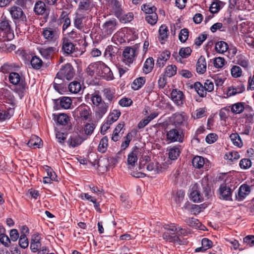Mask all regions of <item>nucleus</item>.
<instances>
[{
	"mask_svg": "<svg viewBox=\"0 0 254 254\" xmlns=\"http://www.w3.org/2000/svg\"><path fill=\"white\" fill-rule=\"evenodd\" d=\"M166 231L163 235V238L167 242L174 243L179 245H185L186 241L182 239L181 236L186 232L181 228H177L175 224L166 225L164 227Z\"/></svg>",
	"mask_w": 254,
	"mask_h": 254,
	"instance_id": "f257e3e1",
	"label": "nucleus"
},
{
	"mask_svg": "<svg viewBox=\"0 0 254 254\" xmlns=\"http://www.w3.org/2000/svg\"><path fill=\"white\" fill-rule=\"evenodd\" d=\"M8 79L9 82L15 86L13 89V91L21 99L25 95L28 89L24 77L21 73L11 72L9 74Z\"/></svg>",
	"mask_w": 254,
	"mask_h": 254,
	"instance_id": "f03ea898",
	"label": "nucleus"
},
{
	"mask_svg": "<svg viewBox=\"0 0 254 254\" xmlns=\"http://www.w3.org/2000/svg\"><path fill=\"white\" fill-rule=\"evenodd\" d=\"M13 30L8 20L5 18L0 20V41H10L14 38Z\"/></svg>",
	"mask_w": 254,
	"mask_h": 254,
	"instance_id": "7ed1b4c3",
	"label": "nucleus"
},
{
	"mask_svg": "<svg viewBox=\"0 0 254 254\" xmlns=\"http://www.w3.org/2000/svg\"><path fill=\"white\" fill-rule=\"evenodd\" d=\"M91 100L94 105L98 107L96 114L99 118H102L107 111L109 107L108 103L103 101L101 96L97 94H92Z\"/></svg>",
	"mask_w": 254,
	"mask_h": 254,
	"instance_id": "20e7f679",
	"label": "nucleus"
},
{
	"mask_svg": "<svg viewBox=\"0 0 254 254\" xmlns=\"http://www.w3.org/2000/svg\"><path fill=\"white\" fill-rule=\"evenodd\" d=\"M91 114L90 108L85 104H82L76 108L72 112L74 118L80 119L87 121L90 118Z\"/></svg>",
	"mask_w": 254,
	"mask_h": 254,
	"instance_id": "39448f33",
	"label": "nucleus"
},
{
	"mask_svg": "<svg viewBox=\"0 0 254 254\" xmlns=\"http://www.w3.org/2000/svg\"><path fill=\"white\" fill-rule=\"evenodd\" d=\"M143 151L142 148L134 146L131 151L128 154L127 165L130 167H134L137 163L138 157L142 155Z\"/></svg>",
	"mask_w": 254,
	"mask_h": 254,
	"instance_id": "423d86ee",
	"label": "nucleus"
},
{
	"mask_svg": "<svg viewBox=\"0 0 254 254\" xmlns=\"http://www.w3.org/2000/svg\"><path fill=\"white\" fill-rule=\"evenodd\" d=\"M138 53V50L135 47H126L124 52L123 55L124 59V61L126 64L132 63L135 59V57L137 56Z\"/></svg>",
	"mask_w": 254,
	"mask_h": 254,
	"instance_id": "0eeeda50",
	"label": "nucleus"
},
{
	"mask_svg": "<svg viewBox=\"0 0 254 254\" xmlns=\"http://www.w3.org/2000/svg\"><path fill=\"white\" fill-rule=\"evenodd\" d=\"M74 74V69L72 65L69 64H67L60 69L58 72V76L69 80L73 78Z\"/></svg>",
	"mask_w": 254,
	"mask_h": 254,
	"instance_id": "6e6552de",
	"label": "nucleus"
},
{
	"mask_svg": "<svg viewBox=\"0 0 254 254\" xmlns=\"http://www.w3.org/2000/svg\"><path fill=\"white\" fill-rule=\"evenodd\" d=\"M167 139L170 142H183V131L180 129L173 128L167 132Z\"/></svg>",
	"mask_w": 254,
	"mask_h": 254,
	"instance_id": "1a4fd4ad",
	"label": "nucleus"
},
{
	"mask_svg": "<svg viewBox=\"0 0 254 254\" xmlns=\"http://www.w3.org/2000/svg\"><path fill=\"white\" fill-rule=\"evenodd\" d=\"M98 74L107 80H111L114 78L110 68L103 62H99Z\"/></svg>",
	"mask_w": 254,
	"mask_h": 254,
	"instance_id": "9d476101",
	"label": "nucleus"
},
{
	"mask_svg": "<svg viewBox=\"0 0 254 254\" xmlns=\"http://www.w3.org/2000/svg\"><path fill=\"white\" fill-rule=\"evenodd\" d=\"M171 99L178 106H182L185 101L183 92L177 89H173L171 93Z\"/></svg>",
	"mask_w": 254,
	"mask_h": 254,
	"instance_id": "9b49d317",
	"label": "nucleus"
},
{
	"mask_svg": "<svg viewBox=\"0 0 254 254\" xmlns=\"http://www.w3.org/2000/svg\"><path fill=\"white\" fill-rule=\"evenodd\" d=\"M173 124L176 127L184 126L187 123L188 116L184 112L176 113L172 115Z\"/></svg>",
	"mask_w": 254,
	"mask_h": 254,
	"instance_id": "f8f14e48",
	"label": "nucleus"
},
{
	"mask_svg": "<svg viewBox=\"0 0 254 254\" xmlns=\"http://www.w3.org/2000/svg\"><path fill=\"white\" fill-rule=\"evenodd\" d=\"M42 35L46 42L49 43H54L59 37L56 30L51 28L43 29Z\"/></svg>",
	"mask_w": 254,
	"mask_h": 254,
	"instance_id": "ddd939ff",
	"label": "nucleus"
},
{
	"mask_svg": "<svg viewBox=\"0 0 254 254\" xmlns=\"http://www.w3.org/2000/svg\"><path fill=\"white\" fill-rule=\"evenodd\" d=\"M219 192L220 198L226 200L231 199L232 190L228 183L221 184L219 189Z\"/></svg>",
	"mask_w": 254,
	"mask_h": 254,
	"instance_id": "4468645a",
	"label": "nucleus"
},
{
	"mask_svg": "<svg viewBox=\"0 0 254 254\" xmlns=\"http://www.w3.org/2000/svg\"><path fill=\"white\" fill-rule=\"evenodd\" d=\"M251 192L250 187L247 184H243L241 186L238 190L237 193L236 194V199L238 201L244 200Z\"/></svg>",
	"mask_w": 254,
	"mask_h": 254,
	"instance_id": "2eb2a0df",
	"label": "nucleus"
},
{
	"mask_svg": "<svg viewBox=\"0 0 254 254\" xmlns=\"http://www.w3.org/2000/svg\"><path fill=\"white\" fill-rule=\"evenodd\" d=\"M103 96L108 102L111 103L115 102L116 98V90L114 88L106 87L102 91Z\"/></svg>",
	"mask_w": 254,
	"mask_h": 254,
	"instance_id": "dca6fc26",
	"label": "nucleus"
},
{
	"mask_svg": "<svg viewBox=\"0 0 254 254\" xmlns=\"http://www.w3.org/2000/svg\"><path fill=\"white\" fill-rule=\"evenodd\" d=\"M41 238L38 234H35L32 236L31 240L30 248L33 253H36L41 247Z\"/></svg>",
	"mask_w": 254,
	"mask_h": 254,
	"instance_id": "f3484780",
	"label": "nucleus"
},
{
	"mask_svg": "<svg viewBox=\"0 0 254 254\" xmlns=\"http://www.w3.org/2000/svg\"><path fill=\"white\" fill-rule=\"evenodd\" d=\"M146 169L148 171L152 172L153 174L161 173L165 170L164 165L153 162L148 163L146 166Z\"/></svg>",
	"mask_w": 254,
	"mask_h": 254,
	"instance_id": "a211bd4d",
	"label": "nucleus"
},
{
	"mask_svg": "<svg viewBox=\"0 0 254 254\" xmlns=\"http://www.w3.org/2000/svg\"><path fill=\"white\" fill-rule=\"evenodd\" d=\"M83 141V139L79 135L74 134L69 137L67 143L69 147L74 148L80 145Z\"/></svg>",
	"mask_w": 254,
	"mask_h": 254,
	"instance_id": "6ab92c4d",
	"label": "nucleus"
},
{
	"mask_svg": "<svg viewBox=\"0 0 254 254\" xmlns=\"http://www.w3.org/2000/svg\"><path fill=\"white\" fill-rule=\"evenodd\" d=\"M62 50L67 55L72 54L75 50L74 45L68 39H64L63 43Z\"/></svg>",
	"mask_w": 254,
	"mask_h": 254,
	"instance_id": "aec40b11",
	"label": "nucleus"
},
{
	"mask_svg": "<svg viewBox=\"0 0 254 254\" xmlns=\"http://www.w3.org/2000/svg\"><path fill=\"white\" fill-rule=\"evenodd\" d=\"M117 25L116 20L112 18L106 21L103 25V29L107 34H111L116 29Z\"/></svg>",
	"mask_w": 254,
	"mask_h": 254,
	"instance_id": "412c9836",
	"label": "nucleus"
},
{
	"mask_svg": "<svg viewBox=\"0 0 254 254\" xmlns=\"http://www.w3.org/2000/svg\"><path fill=\"white\" fill-rule=\"evenodd\" d=\"M20 68V66L14 63H6L1 66V71L4 73H10L13 72Z\"/></svg>",
	"mask_w": 254,
	"mask_h": 254,
	"instance_id": "4be33fe9",
	"label": "nucleus"
},
{
	"mask_svg": "<svg viewBox=\"0 0 254 254\" xmlns=\"http://www.w3.org/2000/svg\"><path fill=\"white\" fill-rule=\"evenodd\" d=\"M14 114V108L10 107L7 110L0 109V122L9 120Z\"/></svg>",
	"mask_w": 254,
	"mask_h": 254,
	"instance_id": "5701e85b",
	"label": "nucleus"
},
{
	"mask_svg": "<svg viewBox=\"0 0 254 254\" xmlns=\"http://www.w3.org/2000/svg\"><path fill=\"white\" fill-rule=\"evenodd\" d=\"M170 53L168 51L162 52L158 58L156 62V65L160 67H163L166 62L170 59Z\"/></svg>",
	"mask_w": 254,
	"mask_h": 254,
	"instance_id": "b1692460",
	"label": "nucleus"
},
{
	"mask_svg": "<svg viewBox=\"0 0 254 254\" xmlns=\"http://www.w3.org/2000/svg\"><path fill=\"white\" fill-rule=\"evenodd\" d=\"M158 33V39L163 44L164 41L168 39L169 36V30L167 26L165 25H162L159 28Z\"/></svg>",
	"mask_w": 254,
	"mask_h": 254,
	"instance_id": "393cba45",
	"label": "nucleus"
},
{
	"mask_svg": "<svg viewBox=\"0 0 254 254\" xmlns=\"http://www.w3.org/2000/svg\"><path fill=\"white\" fill-rule=\"evenodd\" d=\"M124 127L125 123L124 122H120V123L118 124L116 127L115 128L113 133L112 139L114 141L116 142L119 140L124 132H122L121 133V135L120 134V133L124 128Z\"/></svg>",
	"mask_w": 254,
	"mask_h": 254,
	"instance_id": "a878e982",
	"label": "nucleus"
},
{
	"mask_svg": "<svg viewBox=\"0 0 254 254\" xmlns=\"http://www.w3.org/2000/svg\"><path fill=\"white\" fill-rule=\"evenodd\" d=\"M196 71L199 74H203L206 70V62L204 57L201 56L196 64Z\"/></svg>",
	"mask_w": 254,
	"mask_h": 254,
	"instance_id": "bb28decb",
	"label": "nucleus"
},
{
	"mask_svg": "<svg viewBox=\"0 0 254 254\" xmlns=\"http://www.w3.org/2000/svg\"><path fill=\"white\" fill-rule=\"evenodd\" d=\"M208 160L200 156H196L193 157L192 160L193 166L197 169H200L203 167Z\"/></svg>",
	"mask_w": 254,
	"mask_h": 254,
	"instance_id": "cd10ccee",
	"label": "nucleus"
},
{
	"mask_svg": "<svg viewBox=\"0 0 254 254\" xmlns=\"http://www.w3.org/2000/svg\"><path fill=\"white\" fill-rule=\"evenodd\" d=\"M27 145L31 148H40L42 145V140L37 135H32L27 143Z\"/></svg>",
	"mask_w": 254,
	"mask_h": 254,
	"instance_id": "c85d7f7f",
	"label": "nucleus"
},
{
	"mask_svg": "<svg viewBox=\"0 0 254 254\" xmlns=\"http://www.w3.org/2000/svg\"><path fill=\"white\" fill-rule=\"evenodd\" d=\"M192 50L190 48L187 47L182 48L179 52V56L175 58L176 61L181 62V58H187L190 55Z\"/></svg>",
	"mask_w": 254,
	"mask_h": 254,
	"instance_id": "c756f323",
	"label": "nucleus"
},
{
	"mask_svg": "<svg viewBox=\"0 0 254 254\" xmlns=\"http://www.w3.org/2000/svg\"><path fill=\"white\" fill-rule=\"evenodd\" d=\"M201 247L197 248L195 249L196 252H204L211 248L212 246V242L209 239L204 238L201 240Z\"/></svg>",
	"mask_w": 254,
	"mask_h": 254,
	"instance_id": "7c9ffc66",
	"label": "nucleus"
},
{
	"mask_svg": "<svg viewBox=\"0 0 254 254\" xmlns=\"http://www.w3.org/2000/svg\"><path fill=\"white\" fill-rule=\"evenodd\" d=\"M154 62L152 58L150 57L147 59L144 63L143 71L145 74L150 73L154 67Z\"/></svg>",
	"mask_w": 254,
	"mask_h": 254,
	"instance_id": "2f4dec72",
	"label": "nucleus"
},
{
	"mask_svg": "<svg viewBox=\"0 0 254 254\" xmlns=\"http://www.w3.org/2000/svg\"><path fill=\"white\" fill-rule=\"evenodd\" d=\"M34 11L37 15H43L46 11L45 2L41 0L37 1L35 4Z\"/></svg>",
	"mask_w": 254,
	"mask_h": 254,
	"instance_id": "473e14b6",
	"label": "nucleus"
},
{
	"mask_svg": "<svg viewBox=\"0 0 254 254\" xmlns=\"http://www.w3.org/2000/svg\"><path fill=\"white\" fill-rule=\"evenodd\" d=\"M191 88L194 89L195 91L200 97H204L206 96V92L204 86L200 82H195L193 86H192Z\"/></svg>",
	"mask_w": 254,
	"mask_h": 254,
	"instance_id": "72a5a7b5",
	"label": "nucleus"
},
{
	"mask_svg": "<svg viewBox=\"0 0 254 254\" xmlns=\"http://www.w3.org/2000/svg\"><path fill=\"white\" fill-rule=\"evenodd\" d=\"M99 63H91L87 67L86 71L88 75L93 76L95 74H98Z\"/></svg>",
	"mask_w": 254,
	"mask_h": 254,
	"instance_id": "f704fd0d",
	"label": "nucleus"
},
{
	"mask_svg": "<svg viewBox=\"0 0 254 254\" xmlns=\"http://www.w3.org/2000/svg\"><path fill=\"white\" fill-rule=\"evenodd\" d=\"M118 49L114 47L112 45L108 46L105 51V55L107 58L112 59L113 57H115L118 53Z\"/></svg>",
	"mask_w": 254,
	"mask_h": 254,
	"instance_id": "c9c22d12",
	"label": "nucleus"
},
{
	"mask_svg": "<svg viewBox=\"0 0 254 254\" xmlns=\"http://www.w3.org/2000/svg\"><path fill=\"white\" fill-rule=\"evenodd\" d=\"M228 49L227 43L224 41H219L215 44V49L217 53L223 54Z\"/></svg>",
	"mask_w": 254,
	"mask_h": 254,
	"instance_id": "e433bc0d",
	"label": "nucleus"
},
{
	"mask_svg": "<svg viewBox=\"0 0 254 254\" xmlns=\"http://www.w3.org/2000/svg\"><path fill=\"white\" fill-rule=\"evenodd\" d=\"M145 78L139 77L136 78L131 84L132 88L134 90H137L142 87L145 83Z\"/></svg>",
	"mask_w": 254,
	"mask_h": 254,
	"instance_id": "4c0bfd02",
	"label": "nucleus"
},
{
	"mask_svg": "<svg viewBox=\"0 0 254 254\" xmlns=\"http://www.w3.org/2000/svg\"><path fill=\"white\" fill-rule=\"evenodd\" d=\"M236 63L245 68H248L249 62L248 59L242 55H238L236 57Z\"/></svg>",
	"mask_w": 254,
	"mask_h": 254,
	"instance_id": "58836bf2",
	"label": "nucleus"
},
{
	"mask_svg": "<svg viewBox=\"0 0 254 254\" xmlns=\"http://www.w3.org/2000/svg\"><path fill=\"white\" fill-rule=\"evenodd\" d=\"M54 47L43 48L39 50V52L42 56L45 59H49L55 51Z\"/></svg>",
	"mask_w": 254,
	"mask_h": 254,
	"instance_id": "ea45409f",
	"label": "nucleus"
},
{
	"mask_svg": "<svg viewBox=\"0 0 254 254\" xmlns=\"http://www.w3.org/2000/svg\"><path fill=\"white\" fill-rule=\"evenodd\" d=\"M4 98L5 102L11 105L14 108L15 105V99L10 91L6 90L4 94Z\"/></svg>",
	"mask_w": 254,
	"mask_h": 254,
	"instance_id": "a19ab883",
	"label": "nucleus"
},
{
	"mask_svg": "<svg viewBox=\"0 0 254 254\" xmlns=\"http://www.w3.org/2000/svg\"><path fill=\"white\" fill-rule=\"evenodd\" d=\"M71 103L72 101L69 97H63L60 99V105L63 109H68L70 108Z\"/></svg>",
	"mask_w": 254,
	"mask_h": 254,
	"instance_id": "79ce46f5",
	"label": "nucleus"
},
{
	"mask_svg": "<svg viewBox=\"0 0 254 254\" xmlns=\"http://www.w3.org/2000/svg\"><path fill=\"white\" fill-rule=\"evenodd\" d=\"M120 115L121 112L119 110H114L108 115L107 120L112 124L118 120Z\"/></svg>",
	"mask_w": 254,
	"mask_h": 254,
	"instance_id": "37998d69",
	"label": "nucleus"
},
{
	"mask_svg": "<svg viewBox=\"0 0 254 254\" xmlns=\"http://www.w3.org/2000/svg\"><path fill=\"white\" fill-rule=\"evenodd\" d=\"M185 222L187 224H188L190 227L194 228H199L200 229H202L200 228L201 224L199 220L194 218H187L185 220Z\"/></svg>",
	"mask_w": 254,
	"mask_h": 254,
	"instance_id": "c03bdc74",
	"label": "nucleus"
},
{
	"mask_svg": "<svg viewBox=\"0 0 254 254\" xmlns=\"http://www.w3.org/2000/svg\"><path fill=\"white\" fill-rule=\"evenodd\" d=\"M68 89L71 93L76 94L81 90V84L79 82L74 81L68 85Z\"/></svg>",
	"mask_w": 254,
	"mask_h": 254,
	"instance_id": "a18cd8bd",
	"label": "nucleus"
},
{
	"mask_svg": "<svg viewBox=\"0 0 254 254\" xmlns=\"http://www.w3.org/2000/svg\"><path fill=\"white\" fill-rule=\"evenodd\" d=\"M190 198L194 202H201L203 200V196L198 190H193L190 193Z\"/></svg>",
	"mask_w": 254,
	"mask_h": 254,
	"instance_id": "49530a36",
	"label": "nucleus"
},
{
	"mask_svg": "<svg viewBox=\"0 0 254 254\" xmlns=\"http://www.w3.org/2000/svg\"><path fill=\"white\" fill-rule=\"evenodd\" d=\"M177 67L175 65H168L165 68L164 76L168 77L174 76L177 73Z\"/></svg>",
	"mask_w": 254,
	"mask_h": 254,
	"instance_id": "de8ad7c7",
	"label": "nucleus"
},
{
	"mask_svg": "<svg viewBox=\"0 0 254 254\" xmlns=\"http://www.w3.org/2000/svg\"><path fill=\"white\" fill-rule=\"evenodd\" d=\"M108 2H111L112 3H114V6L113 7V10L114 11V14L116 16H120L121 15L124 14V13L121 8L120 6L119 5L118 3H117L116 0H106ZM125 16H128L127 14H125Z\"/></svg>",
	"mask_w": 254,
	"mask_h": 254,
	"instance_id": "09e8293b",
	"label": "nucleus"
},
{
	"mask_svg": "<svg viewBox=\"0 0 254 254\" xmlns=\"http://www.w3.org/2000/svg\"><path fill=\"white\" fill-rule=\"evenodd\" d=\"M245 110L244 103L238 102L232 105L231 111L235 114H240Z\"/></svg>",
	"mask_w": 254,
	"mask_h": 254,
	"instance_id": "8fccbe9b",
	"label": "nucleus"
},
{
	"mask_svg": "<svg viewBox=\"0 0 254 254\" xmlns=\"http://www.w3.org/2000/svg\"><path fill=\"white\" fill-rule=\"evenodd\" d=\"M240 157L239 153L236 151H230L225 154L224 158L233 162L237 160Z\"/></svg>",
	"mask_w": 254,
	"mask_h": 254,
	"instance_id": "3c124183",
	"label": "nucleus"
},
{
	"mask_svg": "<svg viewBox=\"0 0 254 254\" xmlns=\"http://www.w3.org/2000/svg\"><path fill=\"white\" fill-rule=\"evenodd\" d=\"M108 139L107 136L103 137L100 140L98 145V151L101 153H104L108 147Z\"/></svg>",
	"mask_w": 254,
	"mask_h": 254,
	"instance_id": "603ef678",
	"label": "nucleus"
},
{
	"mask_svg": "<svg viewBox=\"0 0 254 254\" xmlns=\"http://www.w3.org/2000/svg\"><path fill=\"white\" fill-rule=\"evenodd\" d=\"M31 64L34 69H38L42 66L43 62L37 56H34L31 60Z\"/></svg>",
	"mask_w": 254,
	"mask_h": 254,
	"instance_id": "864d4df0",
	"label": "nucleus"
},
{
	"mask_svg": "<svg viewBox=\"0 0 254 254\" xmlns=\"http://www.w3.org/2000/svg\"><path fill=\"white\" fill-rule=\"evenodd\" d=\"M180 149L176 146L171 148L169 151V157L171 160H176L180 154Z\"/></svg>",
	"mask_w": 254,
	"mask_h": 254,
	"instance_id": "5fc2aeb1",
	"label": "nucleus"
},
{
	"mask_svg": "<svg viewBox=\"0 0 254 254\" xmlns=\"http://www.w3.org/2000/svg\"><path fill=\"white\" fill-rule=\"evenodd\" d=\"M69 119L65 114H61L57 116V121L58 124L62 126H65L67 124Z\"/></svg>",
	"mask_w": 254,
	"mask_h": 254,
	"instance_id": "6e6d98bb",
	"label": "nucleus"
},
{
	"mask_svg": "<svg viewBox=\"0 0 254 254\" xmlns=\"http://www.w3.org/2000/svg\"><path fill=\"white\" fill-rule=\"evenodd\" d=\"M230 138L235 145L238 147H241L243 145L242 141L237 133H232L230 135Z\"/></svg>",
	"mask_w": 254,
	"mask_h": 254,
	"instance_id": "4d7b16f0",
	"label": "nucleus"
},
{
	"mask_svg": "<svg viewBox=\"0 0 254 254\" xmlns=\"http://www.w3.org/2000/svg\"><path fill=\"white\" fill-rule=\"evenodd\" d=\"M189 30L187 28L182 29L179 34V39L182 43L185 42L189 37Z\"/></svg>",
	"mask_w": 254,
	"mask_h": 254,
	"instance_id": "13d9d810",
	"label": "nucleus"
},
{
	"mask_svg": "<svg viewBox=\"0 0 254 254\" xmlns=\"http://www.w3.org/2000/svg\"><path fill=\"white\" fill-rule=\"evenodd\" d=\"M19 246L22 249L27 248L29 245L28 240L25 234H21L18 241Z\"/></svg>",
	"mask_w": 254,
	"mask_h": 254,
	"instance_id": "bf43d9fd",
	"label": "nucleus"
},
{
	"mask_svg": "<svg viewBox=\"0 0 254 254\" xmlns=\"http://www.w3.org/2000/svg\"><path fill=\"white\" fill-rule=\"evenodd\" d=\"M132 138V135L131 133H128L127 134V135L124 138V141H123L121 145L122 150H125L128 146Z\"/></svg>",
	"mask_w": 254,
	"mask_h": 254,
	"instance_id": "052dcab7",
	"label": "nucleus"
},
{
	"mask_svg": "<svg viewBox=\"0 0 254 254\" xmlns=\"http://www.w3.org/2000/svg\"><path fill=\"white\" fill-rule=\"evenodd\" d=\"M141 9L147 14H152L157 10V8L151 4H144L141 7Z\"/></svg>",
	"mask_w": 254,
	"mask_h": 254,
	"instance_id": "680f3d73",
	"label": "nucleus"
},
{
	"mask_svg": "<svg viewBox=\"0 0 254 254\" xmlns=\"http://www.w3.org/2000/svg\"><path fill=\"white\" fill-rule=\"evenodd\" d=\"M95 128V125L93 124H86L84 127L85 134L87 135H90L93 132Z\"/></svg>",
	"mask_w": 254,
	"mask_h": 254,
	"instance_id": "e2e57ef3",
	"label": "nucleus"
},
{
	"mask_svg": "<svg viewBox=\"0 0 254 254\" xmlns=\"http://www.w3.org/2000/svg\"><path fill=\"white\" fill-rule=\"evenodd\" d=\"M205 109L204 108H199L195 111L192 114L194 119H200L204 116Z\"/></svg>",
	"mask_w": 254,
	"mask_h": 254,
	"instance_id": "0e129e2a",
	"label": "nucleus"
},
{
	"mask_svg": "<svg viewBox=\"0 0 254 254\" xmlns=\"http://www.w3.org/2000/svg\"><path fill=\"white\" fill-rule=\"evenodd\" d=\"M239 165L242 169H247L251 167L252 162L249 159L244 158L240 161Z\"/></svg>",
	"mask_w": 254,
	"mask_h": 254,
	"instance_id": "69168bd1",
	"label": "nucleus"
},
{
	"mask_svg": "<svg viewBox=\"0 0 254 254\" xmlns=\"http://www.w3.org/2000/svg\"><path fill=\"white\" fill-rule=\"evenodd\" d=\"M242 70L241 67L237 65H234L231 69V74L234 77H238L241 76Z\"/></svg>",
	"mask_w": 254,
	"mask_h": 254,
	"instance_id": "338daca9",
	"label": "nucleus"
},
{
	"mask_svg": "<svg viewBox=\"0 0 254 254\" xmlns=\"http://www.w3.org/2000/svg\"><path fill=\"white\" fill-rule=\"evenodd\" d=\"M10 14L12 16H23V12L21 7L14 6L11 7Z\"/></svg>",
	"mask_w": 254,
	"mask_h": 254,
	"instance_id": "774afa93",
	"label": "nucleus"
}]
</instances>
